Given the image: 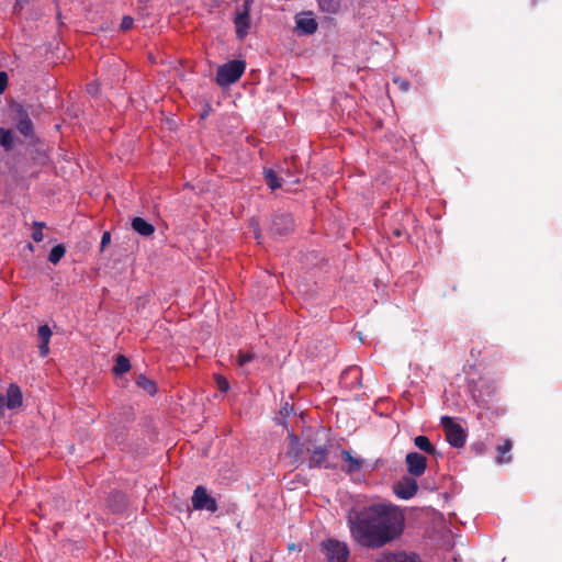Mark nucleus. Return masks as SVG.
Segmentation results:
<instances>
[{"label": "nucleus", "mask_w": 562, "mask_h": 562, "mask_svg": "<svg viewBox=\"0 0 562 562\" xmlns=\"http://www.w3.org/2000/svg\"><path fill=\"white\" fill-rule=\"evenodd\" d=\"M347 522L350 535L358 544L379 549L400 538L405 518L398 507L380 503L360 510H350Z\"/></svg>", "instance_id": "obj_1"}, {"label": "nucleus", "mask_w": 562, "mask_h": 562, "mask_svg": "<svg viewBox=\"0 0 562 562\" xmlns=\"http://www.w3.org/2000/svg\"><path fill=\"white\" fill-rule=\"evenodd\" d=\"M245 63L241 60H232L221 66L216 72V82L221 87L229 86L236 82L245 71Z\"/></svg>", "instance_id": "obj_2"}, {"label": "nucleus", "mask_w": 562, "mask_h": 562, "mask_svg": "<svg viewBox=\"0 0 562 562\" xmlns=\"http://www.w3.org/2000/svg\"><path fill=\"white\" fill-rule=\"evenodd\" d=\"M322 552L327 562H347L349 558L347 543L336 539L323 541Z\"/></svg>", "instance_id": "obj_3"}, {"label": "nucleus", "mask_w": 562, "mask_h": 562, "mask_svg": "<svg viewBox=\"0 0 562 562\" xmlns=\"http://www.w3.org/2000/svg\"><path fill=\"white\" fill-rule=\"evenodd\" d=\"M441 426L445 429L448 442L456 448H461L465 443L467 435L461 425L454 423L449 416L441 417Z\"/></svg>", "instance_id": "obj_4"}, {"label": "nucleus", "mask_w": 562, "mask_h": 562, "mask_svg": "<svg viewBox=\"0 0 562 562\" xmlns=\"http://www.w3.org/2000/svg\"><path fill=\"white\" fill-rule=\"evenodd\" d=\"M192 506L198 510H209L215 513L217 510V504L215 498L207 494L204 486H198L192 495Z\"/></svg>", "instance_id": "obj_5"}, {"label": "nucleus", "mask_w": 562, "mask_h": 562, "mask_svg": "<svg viewBox=\"0 0 562 562\" xmlns=\"http://www.w3.org/2000/svg\"><path fill=\"white\" fill-rule=\"evenodd\" d=\"M295 27L300 35H312L317 31L318 23L314 18V13L302 12L295 16Z\"/></svg>", "instance_id": "obj_6"}, {"label": "nucleus", "mask_w": 562, "mask_h": 562, "mask_svg": "<svg viewBox=\"0 0 562 562\" xmlns=\"http://www.w3.org/2000/svg\"><path fill=\"white\" fill-rule=\"evenodd\" d=\"M293 228V218L289 214H277L272 218L270 231L273 235L283 236Z\"/></svg>", "instance_id": "obj_7"}, {"label": "nucleus", "mask_w": 562, "mask_h": 562, "mask_svg": "<svg viewBox=\"0 0 562 562\" xmlns=\"http://www.w3.org/2000/svg\"><path fill=\"white\" fill-rule=\"evenodd\" d=\"M341 461L344 462L341 470L347 474H355L360 472L364 464V459L358 456H353L348 450L341 451Z\"/></svg>", "instance_id": "obj_8"}, {"label": "nucleus", "mask_w": 562, "mask_h": 562, "mask_svg": "<svg viewBox=\"0 0 562 562\" xmlns=\"http://www.w3.org/2000/svg\"><path fill=\"white\" fill-rule=\"evenodd\" d=\"M407 471L413 476H420L426 470V458L417 452H409L406 456Z\"/></svg>", "instance_id": "obj_9"}, {"label": "nucleus", "mask_w": 562, "mask_h": 562, "mask_svg": "<svg viewBox=\"0 0 562 562\" xmlns=\"http://www.w3.org/2000/svg\"><path fill=\"white\" fill-rule=\"evenodd\" d=\"M304 450L307 452L311 451L310 447L303 448L299 438L293 432H289L286 456L292 459L293 463H296L302 459Z\"/></svg>", "instance_id": "obj_10"}, {"label": "nucleus", "mask_w": 562, "mask_h": 562, "mask_svg": "<svg viewBox=\"0 0 562 562\" xmlns=\"http://www.w3.org/2000/svg\"><path fill=\"white\" fill-rule=\"evenodd\" d=\"M234 23L236 26V34L239 40H243L247 36L250 29V16L249 12L246 10H237L236 16L234 19Z\"/></svg>", "instance_id": "obj_11"}, {"label": "nucleus", "mask_w": 562, "mask_h": 562, "mask_svg": "<svg viewBox=\"0 0 562 562\" xmlns=\"http://www.w3.org/2000/svg\"><path fill=\"white\" fill-rule=\"evenodd\" d=\"M375 562H420V559L415 553H406V552H384L382 553Z\"/></svg>", "instance_id": "obj_12"}, {"label": "nucleus", "mask_w": 562, "mask_h": 562, "mask_svg": "<svg viewBox=\"0 0 562 562\" xmlns=\"http://www.w3.org/2000/svg\"><path fill=\"white\" fill-rule=\"evenodd\" d=\"M418 490V485L414 479H404L403 481L398 482L395 486V492L397 496L404 499L412 498Z\"/></svg>", "instance_id": "obj_13"}, {"label": "nucleus", "mask_w": 562, "mask_h": 562, "mask_svg": "<svg viewBox=\"0 0 562 562\" xmlns=\"http://www.w3.org/2000/svg\"><path fill=\"white\" fill-rule=\"evenodd\" d=\"M312 456L308 461V468H329L327 461V450L325 447H315L311 450Z\"/></svg>", "instance_id": "obj_14"}, {"label": "nucleus", "mask_w": 562, "mask_h": 562, "mask_svg": "<svg viewBox=\"0 0 562 562\" xmlns=\"http://www.w3.org/2000/svg\"><path fill=\"white\" fill-rule=\"evenodd\" d=\"M7 408L14 409L22 404V393L20 387L16 384H10V386L7 390Z\"/></svg>", "instance_id": "obj_15"}, {"label": "nucleus", "mask_w": 562, "mask_h": 562, "mask_svg": "<svg viewBox=\"0 0 562 562\" xmlns=\"http://www.w3.org/2000/svg\"><path fill=\"white\" fill-rule=\"evenodd\" d=\"M322 12L337 14L344 8V0H316Z\"/></svg>", "instance_id": "obj_16"}, {"label": "nucleus", "mask_w": 562, "mask_h": 562, "mask_svg": "<svg viewBox=\"0 0 562 562\" xmlns=\"http://www.w3.org/2000/svg\"><path fill=\"white\" fill-rule=\"evenodd\" d=\"M513 448L512 440L505 439L503 445H498L497 450V458L496 462L498 464H505L509 463L512 461V456L509 454L510 450Z\"/></svg>", "instance_id": "obj_17"}, {"label": "nucleus", "mask_w": 562, "mask_h": 562, "mask_svg": "<svg viewBox=\"0 0 562 562\" xmlns=\"http://www.w3.org/2000/svg\"><path fill=\"white\" fill-rule=\"evenodd\" d=\"M133 229L142 236H149L154 233V226L142 217H134L132 220Z\"/></svg>", "instance_id": "obj_18"}, {"label": "nucleus", "mask_w": 562, "mask_h": 562, "mask_svg": "<svg viewBox=\"0 0 562 562\" xmlns=\"http://www.w3.org/2000/svg\"><path fill=\"white\" fill-rule=\"evenodd\" d=\"M0 146L9 151L14 146V134L11 130L0 127Z\"/></svg>", "instance_id": "obj_19"}, {"label": "nucleus", "mask_w": 562, "mask_h": 562, "mask_svg": "<svg viewBox=\"0 0 562 562\" xmlns=\"http://www.w3.org/2000/svg\"><path fill=\"white\" fill-rule=\"evenodd\" d=\"M265 180L271 190L281 188L284 181V179L280 178L272 169L265 170Z\"/></svg>", "instance_id": "obj_20"}, {"label": "nucleus", "mask_w": 562, "mask_h": 562, "mask_svg": "<svg viewBox=\"0 0 562 562\" xmlns=\"http://www.w3.org/2000/svg\"><path fill=\"white\" fill-rule=\"evenodd\" d=\"M414 443L419 450H422L428 454H436L435 447L431 445V442L429 441V439L426 436L415 437Z\"/></svg>", "instance_id": "obj_21"}, {"label": "nucleus", "mask_w": 562, "mask_h": 562, "mask_svg": "<svg viewBox=\"0 0 562 562\" xmlns=\"http://www.w3.org/2000/svg\"><path fill=\"white\" fill-rule=\"evenodd\" d=\"M15 127L22 135L26 137L33 134V123L30 116H24L23 120H20Z\"/></svg>", "instance_id": "obj_22"}, {"label": "nucleus", "mask_w": 562, "mask_h": 562, "mask_svg": "<svg viewBox=\"0 0 562 562\" xmlns=\"http://www.w3.org/2000/svg\"><path fill=\"white\" fill-rule=\"evenodd\" d=\"M131 369L130 360L124 356H119L116 358L115 366L113 368V371L116 375H121L123 373H126Z\"/></svg>", "instance_id": "obj_23"}, {"label": "nucleus", "mask_w": 562, "mask_h": 562, "mask_svg": "<svg viewBox=\"0 0 562 562\" xmlns=\"http://www.w3.org/2000/svg\"><path fill=\"white\" fill-rule=\"evenodd\" d=\"M24 116H30L26 110L19 103H14L11 106V117L14 124L16 125L20 120H23Z\"/></svg>", "instance_id": "obj_24"}, {"label": "nucleus", "mask_w": 562, "mask_h": 562, "mask_svg": "<svg viewBox=\"0 0 562 562\" xmlns=\"http://www.w3.org/2000/svg\"><path fill=\"white\" fill-rule=\"evenodd\" d=\"M136 384H137V386H139L140 389H143L144 391H146L149 394H154L156 392L155 383L144 375H139L136 379Z\"/></svg>", "instance_id": "obj_25"}, {"label": "nucleus", "mask_w": 562, "mask_h": 562, "mask_svg": "<svg viewBox=\"0 0 562 562\" xmlns=\"http://www.w3.org/2000/svg\"><path fill=\"white\" fill-rule=\"evenodd\" d=\"M65 252H66L65 247L63 245H57L52 248V250L48 255V260L52 263L56 265L64 257Z\"/></svg>", "instance_id": "obj_26"}, {"label": "nucleus", "mask_w": 562, "mask_h": 562, "mask_svg": "<svg viewBox=\"0 0 562 562\" xmlns=\"http://www.w3.org/2000/svg\"><path fill=\"white\" fill-rule=\"evenodd\" d=\"M125 496L121 493H116L112 496L110 506L113 508L114 512H121L125 507Z\"/></svg>", "instance_id": "obj_27"}, {"label": "nucleus", "mask_w": 562, "mask_h": 562, "mask_svg": "<svg viewBox=\"0 0 562 562\" xmlns=\"http://www.w3.org/2000/svg\"><path fill=\"white\" fill-rule=\"evenodd\" d=\"M44 226H45V224L43 222H34L33 223L32 238L34 239V241L40 243L43 240V238H44L43 227Z\"/></svg>", "instance_id": "obj_28"}, {"label": "nucleus", "mask_w": 562, "mask_h": 562, "mask_svg": "<svg viewBox=\"0 0 562 562\" xmlns=\"http://www.w3.org/2000/svg\"><path fill=\"white\" fill-rule=\"evenodd\" d=\"M37 334H38L41 341L49 342V339L52 336V330L47 325L40 326Z\"/></svg>", "instance_id": "obj_29"}, {"label": "nucleus", "mask_w": 562, "mask_h": 562, "mask_svg": "<svg viewBox=\"0 0 562 562\" xmlns=\"http://www.w3.org/2000/svg\"><path fill=\"white\" fill-rule=\"evenodd\" d=\"M254 358V356L251 353H248V352H239L238 355V358H237V362L240 367H243L244 364L248 363L249 361H251Z\"/></svg>", "instance_id": "obj_30"}, {"label": "nucleus", "mask_w": 562, "mask_h": 562, "mask_svg": "<svg viewBox=\"0 0 562 562\" xmlns=\"http://www.w3.org/2000/svg\"><path fill=\"white\" fill-rule=\"evenodd\" d=\"M394 83L400 88L402 91H407L409 89V82L402 78H394Z\"/></svg>", "instance_id": "obj_31"}, {"label": "nucleus", "mask_w": 562, "mask_h": 562, "mask_svg": "<svg viewBox=\"0 0 562 562\" xmlns=\"http://www.w3.org/2000/svg\"><path fill=\"white\" fill-rule=\"evenodd\" d=\"M133 23H134L133 18H131L128 15L124 16L122 19L121 30H123V31L130 30L133 26Z\"/></svg>", "instance_id": "obj_32"}, {"label": "nucleus", "mask_w": 562, "mask_h": 562, "mask_svg": "<svg viewBox=\"0 0 562 562\" xmlns=\"http://www.w3.org/2000/svg\"><path fill=\"white\" fill-rule=\"evenodd\" d=\"M216 382H217V386H218V389H220L222 392H226V391H228V389H229V384H228V382H227V380H226V379H224V378H222V376H218V378L216 379Z\"/></svg>", "instance_id": "obj_33"}, {"label": "nucleus", "mask_w": 562, "mask_h": 562, "mask_svg": "<svg viewBox=\"0 0 562 562\" xmlns=\"http://www.w3.org/2000/svg\"><path fill=\"white\" fill-rule=\"evenodd\" d=\"M111 241V235L109 232H104L101 238V250H103Z\"/></svg>", "instance_id": "obj_34"}, {"label": "nucleus", "mask_w": 562, "mask_h": 562, "mask_svg": "<svg viewBox=\"0 0 562 562\" xmlns=\"http://www.w3.org/2000/svg\"><path fill=\"white\" fill-rule=\"evenodd\" d=\"M48 344L49 342H43L41 341L40 346H38V349H40V355L42 357H46L49 352V347H48Z\"/></svg>", "instance_id": "obj_35"}, {"label": "nucleus", "mask_w": 562, "mask_h": 562, "mask_svg": "<svg viewBox=\"0 0 562 562\" xmlns=\"http://www.w3.org/2000/svg\"><path fill=\"white\" fill-rule=\"evenodd\" d=\"M8 83V76L5 72H0V93L5 89Z\"/></svg>", "instance_id": "obj_36"}, {"label": "nucleus", "mask_w": 562, "mask_h": 562, "mask_svg": "<svg viewBox=\"0 0 562 562\" xmlns=\"http://www.w3.org/2000/svg\"><path fill=\"white\" fill-rule=\"evenodd\" d=\"M87 91H88L90 94H92V95L97 94V93H98V85H97V83H93V82H92V83H89V85H88V87H87Z\"/></svg>", "instance_id": "obj_37"}, {"label": "nucleus", "mask_w": 562, "mask_h": 562, "mask_svg": "<svg viewBox=\"0 0 562 562\" xmlns=\"http://www.w3.org/2000/svg\"><path fill=\"white\" fill-rule=\"evenodd\" d=\"M252 1L254 0H245L241 8H239L238 10H246L247 12L250 11V8H251V4H252Z\"/></svg>", "instance_id": "obj_38"}, {"label": "nucleus", "mask_w": 562, "mask_h": 562, "mask_svg": "<svg viewBox=\"0 0 562 562\" xmlns=\"http://www.w3.org/2000/svg\"><path fill=\"white\" fill-rule=\"evenodd\" d=\"M5 402V395L0 393V414L3 412L4 408H7Z\"/></svg>", "instance_id": "obj_39"}, {"label": "nucleus", "mask_w": 562, "mask_h": 562, "mask_svg": "<svg viewBox=\"0 0 562 562\" xmlns=\"http://www.w3.org/2000/svg\"><path fill=\"white\" fill-rule=\"evenodd\" d=\"M291 411H292V407L289 405V403H285V405L281 409V414L288 416Z\"/></svg>", "instance_id": "obj_40"}, {"label": "nucleus", "mask_w": 562, "mask_h": 562, "mask_svg": "<svg viewBox=\"0 0 562 562\" xmlns=\"http://www.w3.org/2000/svg\"><path fill=\"white\" fill-rule=\"evenodd\" d=\"M288 548H289V550H290V551L300 550V549H299V547H297V544H295V543H291V544H289V547H288Z\"/></svg>", "instance_id": "obj_41"}, {"label": "nucleus", "mask_w": 562, "mask_h": 562, "mask_svg": "<svg viewBox=\"0 0 562 562\" xmlns=\"http://www.w3.org/2000/svg\"><path fill=\"white\" fill-rule=\"evenodd\" d=\"M394 234H395L396 236H401V235H402V233H401V231H400V229H395V231H394Z\"/></svg>", "instance_id": "obj_42"}, {"label": "nucleus", "mask_w": 562, "mask_h": 562, "mask_svg": "<svg viewBox=\"0 0 562 562\" xmlns=\"http://www.w3.org/2000/svg\"><path fill=\"white\" fill-rule=\"evenodd\" d=\"M454 562H458L457 559H454Z\"/></svg>", "instance_id": "obj_43"}]
</instances>
